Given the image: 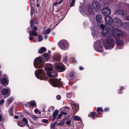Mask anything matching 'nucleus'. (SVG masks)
I'll return each instance as SVG.
<instances>
[{
    "label": "nucleus",
    "instance_id": "obj_1",
    "mask_svg": "<svg viewBox=\"0 0 129 129\" xmlns=\"http://www.w3.org/2000/svg\"><path fill=\"white\" fill-rule=\"evenodd\" d=\"M109 43L112 44L113 45L115 44L114 40L112 38H109L104 41L102 39L99 42L96 41L94 43V46L96 47L98 45L100 48H102L104 46L106 49H110L113 48V47H110L107 45Z\"/></svg>",
    "mask_w": 129,
    "mask_h": 129
},
{
    "label": "nucleus",
    "instance_id": "obj_2",
    "mask_svg": "<svg viewBox=\"0 0 129 129\" xmlns=\"http://www.w3.org/2000/svg\"><path fill=\"white\" fill-rule=\"evenodd\" d=\"M79 10L80 13L84 16H85V14L88 15L89 14L92 15L94 14V11L90 5H88L87 8L86 10L84 8H82V5L79 6Z\"/></svg>",
    "mask_w": 129,
    "mask_h": 129
},
{
    "label": "nucleus",
    "instance_id": "obj_3",
    "mask_svg": "<svg viewBox=\"0 0 129 129\" xmlns=\"http://www.w3.org/2000/svg\"><path fill=\"white\" fill-rule=\"evenodd\" d=\"M46 66L45 70L48 76L50 77H56L57 75V73L56 72H54L52 70V65L50 64H47Z\"/></svg>",
    "mask_w": 129,
    "mask_h": 129
},
{
    "label": "nucleus",
    "instance_id": "obj_4",
    "mask_svg": "<svg viewBox=\"0 0 129 129\" xmlns=\"http://www.w3.org/2000/svg\"><path fill=\"white\" fill-rule=\"evenodd\" d=\"M49 81L50 83L53 87H60L62 85V82L56 78H50Z\"/></svg>",
    "mask_w": 129,
    "mask_h": 129
},
{
    "label": "nucleus",
    "instance_id": "obj_5",
    "mask_svg": "<svg viewBox=\"0 0 129 129\" xmlns=\"http://www.w3.org/2000/svg\"><path fill=\"white\" fill-rule=\"evenodd\" d=\"M42 60L40 57L36 58L35 59L34 64L35 67L37 69L42 68L43 64L42 63Z\"/></svg>",
    "mask_w": 129,
    "mask_h": 129
},
{
    "label": "nucleus",
    "instance_id": "obj_6",
    "mask_svg": "<svg viewBox=\"0 0 129 129\" xmlns=\"http://www.w3.org/2000/svg\"><path fill=\"white\" fill-rule=\"evenodd\" d=\"M59 46L62 50L67 49L69 47L68 42L66 40H62L58 43Z\"/></svg>",
    "mask_w": 129,
    "mask_h": 129
},
{
    "label": "nucleus",
    "instance_id": "obj_7",
    "mask_svg": "<svg viewBox=\"0 0 129 129\" xmlns=\"http://www.w3.org/2000/svg\"><path fill=\"white\" fill-rule=\"evenodd\" d=\"M44 72V70L42 69L37 70L35 72V76L38 78L43 80L45 77V74Z\"/></svg>",
    "mask_w": 129,
    "mask_h": 129
},
{
    "label": "nucleus",
    "instance_id": "obj_8",
    "mask_svg": "<svg viewBox=\"0 0 129 129\" xmlns=\"http://www.w3.org/2000/svg\"><path fill=\"white\" fill-rule=\"evenodd\" d=\"M112 29L109 28L103 30L102 34L104 37H109L111 36Z\"/></svg>",
    "mask_w": 129,
    "mask_h": 129
},
{
    "label": "nucleus",
    "instance_id": "obj_9",
    "mask_svg": "<svg viewBox=\"0 0 129 129\" xmlns=\"http://www.w3.org/2000/svg\"><path fill=\"white\" fill-rule=\"evenodd\" d=\"M113 36L117 38H118L122 34V32L117 29H112V31Z\"/></svg>",
    "mask_w": 129,
    "mask_h": 129
},
{
    "label": "nucleus",
    "instance_id": "obj_10",
    "mask_svg": "<svg viewBox=\"0 0 129 129\" xmlns=\"http://www.w3.org/2000/svg\"><path fill=\"white\" fill-rule=\"evenodd\" d=\"M101 12L103 15L106 16H109L111 14V11L109 8L107 7L102 9Z\"/></svg>",
    "mask_w": 129,
    "mask_h": 129
},
{
    "label": "nucleus",
    "instance_id": "obj_11",
    "mask_svg": "<svg viewBox=\"0 0 129 129\" xmlns=\"http://www.w3.org/2000/svg\"><path fill=\"white\" fill-rule=\"evenodd\" d=\"M92 6L94 10L97 12L99 11L101 9L100 7L99 2L96 1H94L92 2Z\"/></svg>",
    "mask_w": 129,
    "mask_h": 129
},
{
    "label": "nucleus",
    "instance_id": "obj_12",
    "mask_svg": "<svg viewBox=\"0 0 129 129\" xmlns=\"http://www.w3.org/2000/svg\"><path fill=\"white\" fill-rule=\"evenodd\" d=\"M113 22L116 26L118 27H121L122 25L121 21L120 19L117 18H116L114 19L113 20Z\"/></svg>",
    "mask_w": 129,
    "mask_h": 129
},
{
    "label": "nucleus",
    "instance_id": "obj_13",
    "mask_svg": "<svg viewBox=\"0 0 129 129\" xmlns=\"http://www.w3.org/2000/svg\"><path fill=\"white\" fill-rule=\"evenodd\" d=\"M116 15H118L123 17H125L126 15V13L123 10H118L115 12Z\"/></svg>",
    "mask_w": 129,
    "mask_h": 129
},
{
    "label": "nucleus",
    "instance_id": "obj_14",
    "mask_svg": "<svg viewBox=\"0 0 129 129\" xmlns=\"http://www.w3.org/2000/svg\"><path fill=\"white\" fill-rule=\"evenodd\" d=\"M55 67H56V71L58 72H62L64 71L65 68L59 65H56V64H55Z\"/></svg>",
    "mask_w": 129,
    "mask_h": 129
},
{
    "label": "nucleus",
    "instance_id": "obj_15",
    "mask_svg": "<svg viewBox=\"0 0 129 129\" xmlns=\"http://www.w3.org/2000/svg\"><path fill=\"white\" fill-rule=\"evenodd\" d=\"M105 19L106 22L109 24H111L113 23V20L109 16H105Z\"/></svg>",
    "mask_w": 129,
    "mask_h": 129
},
{
    "label": "nucleus",
    "instance_id": "obj_16",
    "mask_svg": "<svg viewBox=\"0 0 129 129\" xmlns=\"http://www.w3.org/2000/svg\"><path fill=\"white\" fill-rule=\"evenodd\" d=\"M116 41L117 44L118 45L116 47L117 48H118V49L121 48L119 47L121 45L123 44V41L118 38L116 39Z\"/></svg>",
    "mask_w": 129,
    "mask_h": 129
},
{
    "label": "nucleus",
    "instance_id": "obj_17",
    "mask_svg": "<svg viewBox=\"0 0 129 129\" xmlns=\"http://www.w3.org/2000/svg\"><path fill=\"white\" fill-rule=\"evenodd\" d=\"M8 94V96L10 94V89L9 88L4 89L2 91V94L3 95H4Z\"/></svg>",
    "mask_w": 129,
    "mask_h": 129
},
{
    "label": "nucleus",
    "instance_id": "obj_18",
    "mask_svg": "<svg viewBox=\"0 0 129 129\" xmlns=\"http://www.w3.org/2000/svg\"><path fill=\"white\" fill-rule=\"evenodd\" d=\"M1 82L4 85L6 84L7 85L8 84L9 81L7 80V78H3L1 80Z\"/></svg>",
    "mask_w": 129,
    "mask_h": 129
},
{
    "label": "nucleus",
    "instance_id": "obj_19",
    "mask_svg": "<svg viewBox=\"0 0 129 129\" xmlns=\"http://www.w3.org/2000/svg\"><path fill=\"white\" fill-rule=\"evenodd\" d=\"M96 19L97 21L99 23H101L103 21L102 16L100 15H96Z\"/></svg>",
    "mask_w": 129,
    "mask_h": 129
},
{
    "label": "nucleus",
    "instance_id": "obj_20",
    "mask_svg": "<svg viewBox=\"0 0 129 129\" xmlns=\"http://www.w3.org/2000/svg\"><path fill=\"white\" fill-rule=\"evenodd\" d=\"M58 113V111L57 110H56L53 112V119L55 120L56 118V116Z\"/></svg>",
    "mask_w": 129,
    "mask_h": 129
},
{
    "label": "nucleus",
    "instance_id": "obj_21",
    "mask_svg": "<svg viewBox=\"0 0 129 129\" xmlns=\"http://www.w3.org/2000/svg\"><path fill=\"white\" fill-rule=\"evenodd\" d=\"M79 107L78 104H74L72 106V108L76 112L78 110Z\"/></svg>",
    "mask_w": 129,
    "mask_h": 129
},
{
    "label": "nucleus",
    "instance_id": "obj_22",
    "mask_svg": "<svg viewBox=\"0 0 129 129\" xmlns=\"http://www.w3.org/2000/svg\"><path fill=\"white\" fill-rule=\"evenodd\" d=\"M28 114H29L30 117L33 120H37L38 118H39V117L36 116V115H34L30 114L28 113Z\"/></svg>",
    "mask_w": 129,
    "mask_h": 129
},
{
    "label": "nucleus",
    "instance_id": "obj_23",
    "mask_svg": "<svg viewBox=\"0 0 129 129\" xmlns=\"http://www.w3.org/2000/svg\"><path fill=\"white\" fill-rule=\"evenodd\" d=\"M28 33H30V36L33 35L34 36H36L38 35L37 33L35 31H29L28 32Z\"/></svg>",
    "mask_w": 129,
    "mask_h": 129
},
{
    "label": "nucleus",
    "instance_id": "obj_24",
    "mask_svg": "<svg viewBox=\"0 0 129 129\" xmlns=\"http://www.w3.org/2000/svg\"><path fill=\"white\" fill-rule=\"evenodd\" d=\"M46 51V49L44 47H42L39 50L38 52L39 53L42 54Z\"/></svg>",
    "mask_w": 129,
    "mask_h": 129
},
{
    "label": "nucleus",
    "instance_id": "obj_25",
    "mask_svg": "<svg viewBox=\"0 0 129 129\" xmlns=\"http://www.w3.org/2000/svg\"><path fill=\"white\" fill-rule=\"evenodd\" d=\"M18 125L20 127H23L25 126V124L21 121H19L17 122Z\"/></svg>",
    "mask_w": 129,
    "mask_h": 129
},
{
    "label": "nucleus",
    "instance_id": "obj_26",
    "mask_svg": "<svg viewBox=\"0 0 129 129\" xmlns=\"http://www.w3.org/2000/svg\"><path fill=\"white\" fill-rule=\"evenodd\" d=\"M44 58L46 60H48L50 58L49 55L47 53H45L44 54Z\"/></svg>",
    "mask_w": 129,
    "mask_h": 129
},
{
    "label": "nucleus",
    "instance_id": "obj_27",
    "mask_svg": "<svg viewBox=\"0 0 129 129\" xmlns=\"http://www.w3.org/2000/svg\"><path fill=\"white\" fill-rule=\"evenodd\" d=\"M22 121L24 122V123H25V124H26V125L28 126H29V125L27 124L28 121L27 119L25 118H23L22 119Z\"/></svg>",
    "mask_w": 129,
    "mask_h": 129
},
{
    "label": "nucleus",
    "instance_id": "obj_28",
    "mask_svg": "<svg viewBox=\"0 0 129 129\" xmlns=\"http://www.w3.org/2000/svg\"><path fill=\"white\" fill-rule=\"evenodd\" d=\"M13 99L12 98H10L8 99L7 101V103L8 104H10L13 101Z\"/></svg>",
    "mask_w": 129,
    "mask_h": 129
},
{
    "label": "nucleus",
    "instance_id": "obj_29",
    "mask_svg": "<svg viewBox=\"0 0 129 129\" xmlns=\"http://www.w3.org/2000/svg\"><path fill=\"white\" fill-rule=\"evenodd\" d=\"M38 41L39 42H40L43 40V36L41 35H39L38 36Z\"/></svg>",
    "mask_w": 129,
    "mask_h": 129
},
{
    "label": "nucleus",
    "instance_id": "obj_30",
    "mask_svg": "<svg viewBox=\"0 0 129 129\" xmlns=\"http://www.w3.org/2000/svg\"><path fill=\"white\" fill-rule=\"evenodd\" d=\"M29 103L32 106H35L36 105L35 102L34 101L30 102Z\"/></svg>",
    "mask_w": 129,
    "mask_h": 129
},
{
    "label": "nucleus",
    "instance_id": "obj_31",
    "mask_svg": "<svg viewBox=\"0 0 129 129\" xmlns=\"http://www.w3.org/2000/svg\"><path fill=\"white\" fill-rule=\"evenodd\" d=\"M73 118L74 119L77 120H80V118L79 117L77 116H73Z\"/></svg>",
    "mask_w": 129,
    "mask_h": 129
},
{
    "label": "nucleus",
    "instance_id": "obj_32",
    "mask_svg": "<svg viewBox=\"0 0 129 129\" xmlns=\"http://www.w3.org/2000/svg\"><path fill=\"white\" fill-rule=\"evenodd\" d=\"M9 112L10 114L12 115H13V112L12 108H10L9 110Z\"/></svg>",
    "mask_w": 129,
    "mask_h": 129
},
{
    "label": "nucleus",
    "instance_id": "obj_33",
    "mask_svg": "<svg viewBox=\"0 0 129 129\" xmlns=\"http://www.w3.org/2000/svg\"><path fill=\"white\" fill-rule=\"evenodd\" d=\"M75 73L74 72H71L69 75V77H72L74 75Z\"/></svg>",
    "mask_w": 129,
    "mask_h": 129
},
{
    "label": "nucleus",
    "instance_id": "obj_34",
    "mask_svg": "<svg viewBox=\"0 0 129 129\" xmlns=\"http://www.w3.org/2000/svg\"><path fill=\"white\" fill-rule=\"evenodd\" d=\"M51 31V30L50 29L48 28L46 29L45 31V33L46 34H48Z\"/></svg>",
    "mask_w": 129,
    "mask_h": 129
},
{
    "label": "nucleus",
    "instance_id": "obj_35",
    "mask_svg": "<svg viewBox=\"0 0 129 129\" xmlns=\"http://www.w3.org/2000/svg\"><path fill=\"white\" fill-rule=\"evenodd\" d=\"M100 111H102V112H103V111L102 109V108L100 107H98L97 108L96 111L99 112Z\"/></svg>",
    "mask_w": 129,
    "mask_h": 129
},
{
    "label": "nucleus",
    "instance_id": "obj_36",
    "mask_svg": "<svg viewBox=\"0 0 129 129\" xmlns=\"http://www.w3.org/2000/svg\"><path fill=\"white\" fill-rule=\"evenodd\" d=\"M64 123V122L63 121H61L60 122L57 124L58 125H63Z\"/></svg>",
    "mask_w": 129,
    "mask_h": 129
},
{
    "label": "nucleus",
    "instance_id": "obj_37",
    "mask_svg": "<svg viewBox=\"0 0 129 129\" xmlns=\"http://www.w3.org/2000/svg\"><path fill=\"white\" fill-rule=\"evenodd\" d=\"M55 125H54V124H52L50 125V128L51 129H54Z\"/></svg>",
    "mask_w": 129,
    "mask_h": 129
},
{
    "label": "nucleus",
    "instance_id": "obj_38",
    "mask_svg": "<svg viewBox=\"0 0 129 129\" xmlns=\"http://www.w3.org/2000/svg\"><path fill=\"white\" fill-rule=\"evenodd\" d=\"M54 58L55 60H58L60 59V57L59 56H55Z\"/></svg>",
    "mask_w": 129,
    "mask_h": 129
},
{
    "label": "nucleus",
    "instance_id": "obj_39",
    "mask_svg": "<svg viewBox=\"0 0 129 129\" xmlns=\"http://www.w3.org/2000/svg\"><path fill=\"white\" fill-rule=\"evenodd\" d=\"M75 0H72L71 4L70 5V7H72L73 6L75 3Z\"/></svg>",
    "mask_w": 129,
    "mask_h": 129
},
{
    "label": "nucleus",
    "instance_id": "obj_40",
    "mask_svg": "<svg viewBox=\"0 0 129 129\" xmlns=\"http://www.w3.org/2000/svg\"><path fill=\"white\" fill-rule=\"evenodd\" d=\"M67 96L68 98H70L72 96V95L70 93H69L67 94Z\"/></svg>",
    "mask_w": 129,
    "mask_h": 129
},
{
    "label": "nucleus",
    "instance_id": "obj_41",
    "mask_svg": "<svg viewBox=\"0 0 129 129\" xmlns=\"http://www.w3.org/2000/svg\"><path fill=\"white\" fill-rule=\"evenodd\" d=\"M71 123V121L70 120H68L66 122V124L68 125H70Z\"/></svg>",
    "mask_w": 129,
    "mask_h": 129
},
{
    "label": "nucleus",
    "instance_id": "obj_42",
    "mask_svg": "<svg viewBox=\"0 0 129 129\" xmlns=\"http://www.w3.org/2000/svg\"><path fill=\"white\" fill-rule=\"evenodd\" d=\"M56 98L57 100H59L61 99V96L59 95H57L56 96Z\"/></svg>",
    "mask_w": 129,
    "mask_h": 129
},
{
    "label": "nucleus",
    "instance_id": "obj_43",
    "mask_svg": "<svg viewBox=\"0 0 129 129\" xmlns=\"http://www.w3.org/2000/svg\"><path fill=\"white\" fill-rule=\"evenodd\" d=\"M94 113L91 112V116L93 118V119L94 118Z\"/></svg>",
    "mask_w": 129,
    "mask_h": 129
},
{
    "label": "nucleus",
    "instance_id": "obj_44",
    "mask_svg": "<svg viewBox=\"0 0 129 129\" xmlns=\"http://www.w3.org/2000/svg\"><path fill=\"white\" fill-rule=\"evenodd\" d=\"M60 113L62 114V115H66L67 114V112H64L63 111H61Z\"/></svg>",
    "mask_w": 129,
    "mask_h": 129
},
{
    "label": "nucleus",
    "instance_id": "obj_45",
    "mask_svg": "<svg viewBox=\"0 0 129 129\" xmlns=\"http://www.w3.org/2000/svg\"><path fill=\"white\" fill-rule=\"evenodd\" d=\"M62 115V114L60 113V114H59L58 115L57 119H60L61 118Z\"/></svg>",
    "mask_w": 129,
    "mask_h": 129
},
{
    "label": "nucleus",
    "instance_id": "obj_46",
    "mask_svg": "<svg viewBox=\"0 0 129 129\" xmlns=\"http://www.w3.org/2000/svg\"><path fill=\"white\" fill-rule=\"evenodd\" d=\"M43 122L45 123H48V121L47 119H45L43 120Z\"/></svg>",
    "mask_w": 129,
    "mask_h": 129
},
{
    "label": "nucleus",
    "instance_id": "obj_47",
    "mask_svg": "<svg viewBox=\"0 0 129 129\" xmlns=\"http://www.w3.org/2000/svg\"><path fill=\"white\" fill-rule=\"evenodd\" d=\"M100 27L102 29L104 28L105 27L104 25L103 24H101L100 26Z\"/></svg>",
    "mask_w": 129,
    "mask_h": 129
},
{
    "label": "nucleus",
    "instance_id": "obj_48",
    "mask_svg": "<svg viewBox=\"0 0 129 129\" xmlns=\"http://www.w3.org/2000/svg\"><path fill=\"white\" fill-rule=\"evenodd\" d=\"M30 23H31V25L30 26L31 27V28H33V24L34 23V21L33 20H31Z\"/></svg>",
    "mask_w": 129,
    "mask_h": 129
},
{
    "label": "nucleus",
    "instance_id": "obj_49",
    "mask_svg": "<svg viewBox=\"0 0 129 129\" xmlns=\"http://www.w3.org/2000/svg\"><path fill=\"white\" fill-rule=\"evenodd\" d=\"M29 39L30 40L33 41L34 39V37L31 36H30L29 37Z\"/></svg>",
    "mask_w": 129,
    "mask_h": 129
},
{
    "label": "nucleus",
    "instance_id": "obj_50",
    "mask_svg": "<svg viewBox=\"0 0 129 129\" xmlns=\"http://www.w3.org/2000/svg\"><path fill=\"white\" fill-rule=\"evenodd\" d=\"M4 100H2L0 101V104L2 105L4 103Z\"/></svg>",
    "mask_w": 129,
    "mask_h": 129
},
{
    "label": "nucleus",
    "instance_id": "obj_51",
    "mask_svg": "<svg viewBox=\"0 0 129 129\" xmlns=\"http://www.w3.org/2000/svg\"><path fill=\"white\" fill-rule=\"evenodd\" d=\"M37 29H38V28L37 26H34L33 28V29L34 30V31H36V30H37Z\"/></svg>",
    "mask_w": 129,
    "mask_h": 129
},
{
    "label": "nucleus",
    "instance_id": "obj_52",
    "mask_svg": "<svg viewBox=\"0 0 129 129\" xmlns=\"http://www.w3.org/2000/svg\"><path fill=\"white\" fill-rule=\"evenodd\" d=\"M109 110V109L108 108H106L104 109V111L105 112H106Z\"/></svg>",
    "mask_w": 129,
    "mask_h": 129
},
{
    "label": "nucleus",
    "instance_id": "obj_53",
    "mask_svg": "<svg viewBox=\"0 0 129 129\" xmlns=\"http://www.w3.org/2000/svg\"><path fill=\"white\" fill-rule=\"evenodd\" d=\"M38 112V110L37 109H35L34 110V112L35 113L37 114V113Z\"/></svg>",
    "mask_w": 129,
    "mask_h": 129
},
{
    "label": "nucleus",
    "instance_id": "obj_54",
    "mask_svg": "<svg viewBox=\"0 0 129 129\" xmlns=\"http://www.w3.org/2000/svg\"><path fill=\"white\" fill-rule=\"evenodd\" d=\"M58 4V3L57 2H56L54 3L53 5L54 6H56Z\"/></svg>",
    "mask_w": 129,
    "mask_h": 129
},
{
    "label": "nucleus",
    "instance_id": "obj_55",
    "mask_svg": "<svg viewBox=\"0 0 129 129\" xmlns=\"http://www.w3.org/2000/svg\"><path fill=\"white\" fill-rule=\"evenodd\" d=\"M34 0H29L30 4H31V3H34Z\"/></svg>",
    "mask_w": 129,
    "mask_h": 129
},
{
    "label": "nucleus",
    "instance_id": "obj_56",
    "mask_svg": "<svg viewBox=\"0 0 129 129\" xmlns=\"http://www.w3.org/2000/svg\"><path fill=\"white\" fill-rule=\"evenodd\" d=\"M72 62L74 63L76 62V61L74 58H73L72 59Z\"/></svg>",
    "mask_w": 129,
    "mask_h": 129
},
{
    "label": "nucleus",
    "instance_id": "obj_57",
    "mask_svg": "<svg viewBox=\"0 0 129 129\" xmlns=\"http://www.w3.org/2000/svg\"><path fill=\"white\" fill-rule=\"evenodd\" d=\"M19 118V117L17 115H15L14 116V118L15 119H18Z\"/></svg>",
    "mask_w": 129,
    "mask_h": 129
},
{
    "label": "nucleus",
    "instance_id": "obj_58",
    "mask_svg": "<svg viewBox=\"0 0 129 129\" xmlns=\"http://www.w3.org/2000/svg\"><path fill=\"white\" fill-rule=\"evenodd\" d=\"M63 0H60V1L58 3V4H61L63 2Z\"/></svg>",
    "mask_w": 129,
    "mask_h": 129
},
{
    "label": "nucleus",
    "instance_id": "obj_59",
    "mask_svg": "<svg viewBox=\"0 0 129 129\" xmlns=\"http://www.w3.org/2000/svg\"><path fill=\"white\" fill-rule=\"evenodd\" d=\"M125 19L126 20H129V16L126 17Z\"/></svg>",
    "mask_w": 129,
    "mask_h": 129
},
{
    "label": "nucleus",
    "instance_id": "obj_60",
    "mask_svg": "<svg viewBox=\"0 0 129 129\" xmlns=\"http://www.w3.org/2000/svg\"><path fill=\"white\" fill-rule=\"evenodd\" d=\"M79 69L80 70H81L83 69V68L82 67H79Z\"/></svg>",
    "mask_w": 129,
    "mask_h": 129
},
{
    "label": "nucleus",
    "instance_id": "obj_61",
    "mask_svg": "<svg viewBox=\"0 0 129 129\" xmlns=\"http://www.w3.org/2000/svg\"><path fill=\"white\" fill-rule=\"evenodd\" d=\"M2 119V116L1 115H0V121H1Z\"/></svg>",
    "mask_w": 129,
    "mask_h": 129
},
{
    "label": "nucleus",
    "instance_id": "obj_62",
    "mask_svg": "<svg viewBox=\"0 0 129 129\" xmlns=\"http://www.w3.org/2000/svg\"><path fill=\"white\" fill-rule=\"evenodd\" d=\"M47 37H48L46 35H45V36H44L45 39H47Z\"/></svg>",
    "mask_w": 129,
    "mask_h": 129
},
{
    "label": "nucleus",
    "instance_id": "obj_63",
    "mask_svg": "<svg viewBox=\"0 0 129 129\" xmlns=\"http://www.w3.org/2000/svg\"><path fill=\"white\" fill-rule=\"evenodd\" d=\"M57 123V122H56H56H54V123H53L52 124H54V125H55V124H56V123Z\"/></svg>",
    "mask_w": 129,
    "mask_h": 129
},
{
    "label": "nucleus",
    "instance_id": "obj_64",
    "mask_svg": "<svg viewBox=\"0 0 129 129\" xmlns=\"http://www.w3.org/2000/svg\"><path fill=\"white\" fill-rule=\"evenodd\" d=\"M39 4H37V7H39Z\"/></svg>",
    "mask_w": 129,
    "mask_h": 129
}]
</instances>
